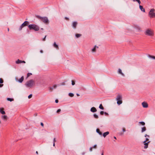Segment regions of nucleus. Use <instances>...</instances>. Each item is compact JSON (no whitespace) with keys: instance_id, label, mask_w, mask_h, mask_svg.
<instances>
[{"instance_id":"6e6d98bb","label":"nucleus","mask_w":155,"mask_h":155,"mask_svg":"<svg viewBox=\"0 0 155 155\" xmlns=\"http://www.w3.org/2000/svg\"><path fill=\"white\" fill-rule=\"evenodd\" d=\"M36 153L37 154H38V152L37 151H36Z\"/></svg>"},{"instance_id":"412c9836","label":"nucleus","mask_w":155,"mask_h":155,"mask_svg":"<svg viewBox=\"0 0 155 155\" xmlns=\"http://www.w3.org/2000/svg\"><path fill=\"white\" fill-rule=\"evenodd\" d=\"M96 132H97V133H98L99 135H101L102 134V133L100 131V130L99 129L97 128L96 129Z\"/></svg>"},{"instance_id":"c03bdc74","label":"nucleus","mask_w":155,"mask_h":155,"mask_svg":"<svg viewBox=\"0 0 155 155\" xmlns=\"http://www.w3.org/2000/svg\"><path fill=\"white\" fill-rule=\"evenodd\" d=\"M122 130L123 132H125L126 131V130L125 128H123L122 129Z\"/></svg>"},{"instance_id":"bf43d9fd","label":"nucleus","mask_w":155,"mask_h":155,"mask_svg":"<svg viewBox=\"0 0 155 155\" xmlns=\"http://www.w3.org/2000/svg\"><path fill=\"white\" fill-rule=\"evenodd\" d=\"M84 154H85V153H82V154H83V155H84Z\"/></svg>"},{"instance_id":"09e8293b","label":"nucleus","mask_w":155,"mask_h":155,"mask_svg":"<svg viewBox=\"0 0 155 155\" xmlns=\"http://www.w3.org/2000/svg\"><path fill=\"white\" fill-rule=\"evenodd\" d=\"M41 126H42V127H43L44 126V124H43L42 123H41Z\"/></svg>"},{"instance_id":"20e7f679","label":"nucleus","mask_w":155,"mask_h":155,"mask_svg":"<svg viewBox=\"0 0 155 155\" xmlns=\"http://www.w3.org/2000/svg\"><path fill=\"white\" fill-rule=\"evenodd\" d=\"M30 30H34L35 31H38L39 29V27L35 24H31L28 26Z\"/></svg>"},{"instance_id":"4468645a","label":"nucleus","mask_w":155,"mask_h":155,"mask_svg":"<svg viewBox=\"0 0 155 155\" xmlns=\"http://www.w3.org/2000/svg\"><path fill=\"white\" fill-rule=\"evenodd\" d=\"M1 118H2V119L3 120L5 121L7 120V118H8L7 116L5 115H2L1 116Z\"/></svg>"},{"instance_id":"f8f14e48","label":"nucleus","mask_w":155,"mask_h":155,"mask_svg":"<svg viewBox=\"0 0 155 155\" xmlns=\"http://www.w3.org/2000/svg\"><path fill=\"white\" fill-rule=\"evenodd\" d=\"M53 46L57 50H58L59 48L58 46L57 45L55 42H54L53 45Z\"/></svg>"},{"instance_id":"8fccbe9b","label":"nucleus","mask_w":155,"mask_h":155,"mask_svg":"<svg viewBox=\"0 0 155 155\" xmlns=\"http://www.w3.org/2000/svg\"><path fill=\"white\" fill-rule=\"evenodd\" d=\"M3 85V84H0V87H2Z\"/></svg>"},{"instance_id":"39448f33","label":"nucleus","mask_w":155,"mask_h":155,"mask_svg":"<svg viewBox=\"0 0 155 155\" xmlns=\"http://www.w3.org/2000/svg\"><path fill=\"white\" fill-rule=\"evenodd\" d=\"M155 10L154 8L151 9L148 13V16L150 18H155Z\"/></svg>"},{"instance_id":"13d9d810","label":"nucleus","mask_w":155,"mask_h":155,"mask_svg":"<svg viewBox=\"0 0 155 155\" xmlns=\"http://www.w3.org/2000/svg\"><path fill=\"white\" fill-rule=\"evenodd\" d=\"M114 138L115 139H116V137H114Z\"/></svg>"},{"instance_id":"2f4dec72","label":"nucleus","mask_w":155,"mask_h":155,"mask_svg":"<svg viewBox=\"0 0 155 155\" xmlns=\"http://www.w3.org/2000/svg\"><path fill=\"white\" fill-rule=\"evenodd\" d=\"M49 90L50 91H52L54 89V88L52 87H49Z\"/></svg>"},{"instance_id":"b1692460","label":"nucleus","mask_w":155,"mask_h":155,"mask_svg":"<svg viewBox=\"0 0 155 155\" xmlns=\"http://www.w3.org/2000/svg\"><path fill=\"white\" fill-rule=\"evenodd\" d=\"M81 34H76L75 36L77 38H78L81 36Z\"/></svg>"},{"instance_id":"1a4fd4ad","label":"nucleus","mask_w":155,"mask_h":155,"mask_svg":"<svg viewBox=\"0 0 155 155\" xmlns=\"http://www.w3.org/2000/svg\"><path fill=\"white\" fill-rule=\"evenodd\" d=\"M98 47L97 45H95L92 48L91 50V52L92 53H95L97 49L98 48Z\"/></svg>"},{"instance_id":"bb28decb","label":"nucleus","mask_w":155,"mask_h":155,"mask_svg":"<svg viewBox=\"0 0 155 155\" xmlns=\"http://www.w3.org/2000/svg\"><path fill=\"white\" fill-rule=\"evenodd\" d=\"M99 108L101 109L104 110V108L103 107L102 104H101L100 105V106H99Z\"/></svg>"},{"instance_id":"f03ea898","label":"nucleus","mask_w":155,"mask_h":155,"mask_svg":"<svg viewBox=\"0 0 155 155\" xmlns=\"http://www.w3.org/2000/svg\"><path fill=\"white\" fill-rule=\"evenodd\" d=\"M35 84V82L33 80L31 79L27 81L25 85L27 87L32 88Z\"/></svg>"},{"instance_id":"9d476101","label":"nucleus","mask_w":155,"mask_h":155,"mask_svg":"<svg viewBox=\"0 0 155 155\" xmlns=\"http://www.w3.org/2000/svg\"><path fill=\"white\" fill-rule=\"evenodd\" d=\"M24 79V78L23 76H22L21 77V78L19 79H18L17 78H15V80L16 81L18 82H19L20 83H21L23 81Z\"/></svg>"},{"instance_id":"58836bf2","label":"nucleus","mask_w":155,"mask_h":155,"mask_svg":"<svg viewBox=\"0 0 155 155\" xmlns=\"http://www.w3.org/2000/svg\"><path fill=\"white\" fill-rule=\"evenodd\" d=\"M104 112L103 111H101L100 112V114L101 115H102L104 114Z\"/></svg>"},{"instance_id":"f3484780","label":"nucleus","mask_w":155,"mask_h":155,"mask_svg":"<svg viewBox=\"0 0 155 155\" xmlns=\"http://www.w3.org/2000/svg\"><path fill=\"white\" fill-rule=\"evenodd\" d=\"M150 142V141H148L147 142H143L144 145H145L144 147V148L145 149H146L148 147V143Z\"/></svg>"},{"instance_id":"2eb2a0df","label":"nucleus","mask_w":155,"mask_h":155,"mask_svg":"<svg viewBox=\"0 0 155 155\" xmlns=\"http://www.w3.org/2000/svg\"><path fill=\"white\" fill-rule=\"evenodd\" d=\"M90 110L93 113L96 112L97 111L96 109L94 107L91 108Z\"/></svg>"},{"instance_id":"c9c22d12","label":"nucleus","mask_w":155,"mask_h":155,"mask_svg":"<svg viewBox=\"0 0 155 155\" xmlns=\"http://www.w3.org/2000/svg\"><path fill=\"white\" fill-rule=\"evenodd\" d=\"M52 87L54 88V89H55L57 87V85H54L52 86Z\"/></svg>"},{"instance_id":"0e129e2a","label":"nucleus","mask_w":155,"mask_h":155,"mask_svg":"<svg viewBox=\"0 0 155 155\" xmlns=\"http://www.w3.org/2000/svg\"><path fill=\"white\" fill-rule=\"evenodd\" d=\"M1 120H0V124H1Z\"/></svg>"},{"instance_id":"393cba45","label":"nucleus","mask_w":155,"mask_h":155,"mask_svg":"<svg viewBox=\"0 0 155 155\" xmlns=\"http://www.w3.org/2000/svg\"><path fill=\"white\" fill-rule=\"evenodd\" d=\"M148 57L150 58H151L155 59V56H154L149 55L148 56Z\"/></svg>"},{"instance_id":"6e6552de","label":"nucleus","mask_w":155,"mask_h":155,"mask_svg":"<svg viewBox=\"0 0 155 155\" xmlns=\"http://www.w3.org/2000/svg\"><path fill=\"white\" fill-rule=\"evenodd\" d=\"M134 28L138 32H140L142 31L141 28L138 25H134Z\"/></svg>"},{"instance_id":"ea45409f","label":"nucleus","mask_w":155,"mask_h":155,"mask_svg":"<svg viewBox=\"0 0 155 155\" xmlns=\"http://www.w3.org/2000/svg\"><path fill=\"white\" fill-rule=\"evenodd\" d=\"M46 36L45 35V37H44V38H43L42 40L43 41H45V38H46Z\"/></svg>"},{"instance_id":"680f3d73","label":"nucleus","mask_w":155,"mask_h":155,"mask_svg":"<svg viewBox=\"0 0 155 155\" xmlns=\"http://www.w3.org/2000/svg\"><path fill=\"white\" fill-rule=\"evenodd\" d=\"M101 155H104L103 153H102L101 154Z\"/></svg>"},{"instance_id":"a18cd8bd","label":"nucleus","mask_w":155,"mask_h":155,"mask_svg":"<svg viewBox=\"0 0 155 155\" xmlns=\"http://www.w3.org/2000/svg\"><path fill=\"white\" fill-rule=\"evenodd\" d=\"M55 141H56V139H55V138H54V139H53V142H54L53 143H55Z\"/></svg>"},{"instance_id":"e2e57ef3","label":"nucleus","mask_w":155,"mask_h":155,"mask_svg":"<svg viewBox=\"0 0 155 155\" xmlns=\"http://www.w3.org/2000/svg\"><path fill=\"white\" fill-rule=\"evenodd\" d=\"M8 31H9V29L8 28Z\"/></svg>"},{"instance_id":"dca6fc26","label":"nucleus","mask_w":155,"mask_h":155,"mask_svg":"<svg viewBox=\"0 0 155 155\" xmlns=\"http://www.w3.org/2000/svg\"><path fill=\"white\" fill-rule=\"evenodd\" d=\"M77 24V23L76 21H74L73 22L72 24V26L74 28H76Z\"/></svg>"},{"instance_id":"ddd939ff","label":"nucleus","mask_w":155,"mask_h":155,"mask_svg":"<svg viewBox=\"0 0 155 155\" xmlns=\"http://www.w3.org/2000/svg\"><path fill=\"white\" fill-rule=\"evenodd\" d=\"M16 63L17 64H19L22 63H25V62L24 61H21L19 60V59H18L17 61H16Z\"/></svg>"},{"instance_id":"6ab92c4d","label":"nucleus","mask_w":155,"mask_h":155,"mask_svg":"<svg viewBox=\"0 0 155 155\" xmlns=\"http://www.w3.org/2000/svg\"><path fill=\"white\" fill-rule=\"evenodd\" d=\"M139 8L143 12H145V9L144 8H143V7L142 6L140 5H139Z\"/></svg>"},{"instance_id":"4c0bfd02","label":"nucleus","mask_w":155,"mask_h":155,"mask_svg":"<svg viewBox=\"0 0 155 155\" xmlns=\"http://www.w3.org/2000/svg\"><path fill=\"white\" fill-rule=\"evenodd\" d=\"M148 140H149L148 138H146L145 140L143 142H147L148 141Z\"/></svg>"},{"instance_id":"a19ab883","label":"nucleus","mask_w":155,"mask_h":155,"mask_svg":"<svg viewBox=\"0 0 155 155\" xmlns=\"http://www.w3.org/2000/svg\"><path fill=\"white\" fill-rule=\"evenodd\" d=\"M93 147H91L90 148L89 150L90 151H91L92 150Z\"/></svg>"},{"instance_id":"3c124183","label":"nucleus","mask_w":155,"mask_h":155,"mask_svg":"<svg viewBox=\"0 0 155 155\" xmlns=\"http://www.w3.org/2000/svg\"><path fill=\"white\" fill-rule=\"evenodd\" d=\"M104 113L106 115H108V114L107 112H105Z\"/></svg>"},{"instance_id":"473e14b6","label":"nucleus","mask_w":155,"mask_h":155,"mask_svg":"<svg viewBox=\"0 0 155 155\" xmlns=\"http://www.w3.org/2000/svg\"><path fill=\"white\" fill-rule=\"evenodd\" d=\"M32 75L31 73H28L27 74V78L30 75Z\"/></svg>"},{"instance_id":"7ed1b4c3","label":"nucleus","mask_w":155,"mask_h":155,"mask_svg":"<svg viewBox=\"0 0 155 155\" xmlns=\"http://www.w3.org/2000/svg\"><path fill=\"white\" fill-rule=\"evenodd\" d=\"M36 17L40 19L45 24H48L49 21L47 17H42L39 15H37Z\"/></svg>"},{"instance_id":"c85d7f7f","label":"nucleus","mask_w":155,"mask_h":155,"mask_svg":"<svg viewBox=\"0 0 155 155\" xmlns=\"http://www.w3.org/2000/svg\"><path fill=\"white\" fill-rule=\"evenodd\" d=\"M7 100L8 101H12L14 100L13 99L11 98H7Z\"/></svg>"},{"instance_id":"864d4df0","label":"nucleus","mask_w":155,"mask_h":155,"mask_svg":"<svg viewBox=\"0 0 155 155\" xmlns=\"http://www.w3.org/2000/svg\"><path fill=\"white\" fill-rule=\"evenodd\" d=\"M43 51H42V50H41V51H40V52H41V53H43Z\"/></svg>"},{"instance_id":"0eeeda50","label":"nucleus","mask_w":155,"mask_h":155,"mask_svg":"<svg viewBox=\"0 0 155 155\" xmlns=\"http://www.w3.org/2000/svg\"><path fill=\"white\" fill-rule=\"evenodd\" d=\"M28 21H25L22 24H21V25L19 28L18 29L19 31H21L24 27L27 25L28 24Z\"/></svg>"},{"instance_id":"c756f323","label":"nucleus","mask_w":155,"mask_h":155,"mask_svg":"<svg viewBox=\"0 0 155 155\" xmlns=\"http://www.w3.org/2000/svg\"><path fill=\"white\" fill-rule=\"evenodd\" d=\"M93 116H94V117L96 118L97 119V118H98V116L96 114H94L93 115Z\"/></svg>"},{"instance_id":"7c9ffc66","label":"nucleus","mask_w":155,"mask_h":155,"mask_svg":"<svg viewBox=\"0 0 155 155\" xmlns=\"http://www.w3.org/2000/svg\"><path fill=\"white\" fill-rule=\"evenodd\" d=\"M139 124H141L142 125H145V123L144 122H143V121L140 122H139Z\"/></svg>"},{"instance_id":"cd10ccee","label":"nucleus","mask_w":155,"mask_h":155,"mask_svg":"<svg viewBox=\"0 0 155 155\" xmlns=\"http://www.w3.org/2000/svg\"><path fill=\"white\" fill-rule=\"evenodd\" d=\"M69 96L71 97H73L74 96V94L72 93H69L68 94Z\"/></svg>"},{"instance_id":"4be33fe9","label":"nucleus","mask_w":155,"mask_h":155,"mask_svg":"<svg viewBox=\"0 0 155 155\" xmlns=\"http://www.w3.org/2000/svg\"><path fill=\"white\" fill-rule=\"evenodd\" d=\"M0 112L2 114H5V112L3 110V109L0 108Z\"/></svg>"},{"instance_id":"e433bc0d","label":"nucleus","mask_w":155,"mask_h":155,"mask_svg":"<svg viewBox=\"0 0 155 155\" xmlns=\"http://www.w3.org/2000/svg\"><path fill=\"white\" fill-rule=\"evenodd\" d=\"M32 95L31 94H30L28 96V98L30 99L32 97Z\"/></svg>"},{"instance_id":"052dcab7","label":"nucleus","mask_w":155,"mask_h":155,"mask_svg":"<svg viewBox=\"0 0 155 155\" xmlns=\"http://www.w3.org/2000/svg\"><path fill=\"white\" fill-rule=\"evenodd\" d=\"M66 18V19H68V18H67V17H66V18Z\"/></svg>"},{"instance_id":"37998d69","label":"nucleus","mask_w":155,"mask_h":155,"mask_svg":"<svg viewBox=\"0 0 155 155\" xmlns=\"http://www.w3.org/2000/svg\"><path fill=\"white\" fill-rule=\"evenodd\" d=\"M61 111V110L60 109H58V110H57V113H58L59 112H60V111Z\"/></svg>"},{"instance_id":"423d86ee","label":"nucleus","mask_w":155,"mask_h":155,"mask_svg":"<svg viewBox=\"0 0 155 155\" xmlns=\"http://www.w3.org/2000/svg\"><path fill=\"white\" fill-rule=\"evenodd\" d=\"M122 96L120 95H118L116 98V100L117 101V103L118 105L121 104L122 103Z\"/></svg>"},{"instance_id":"72a5a7b5","label":"nucleus","mask_w":155,"mask_h":155,"mask_svg":"<svg viewBox=\"0 0 155 155\" xmlns=\"http://www.w3.org/2000/svg\"><path fill=\"white\" fill-rule=\"evenodd\" d=\"M71 82H72L71 84L72 85H74L75 84V83L74 81L72 80L71 81Z\"/></svg>"},{"instance_id":"f704fd0d","label":"nucleus","mask_w":155,"mask_h":155,"mask_svg":"<svg viewBox=\"0 0 155 155\" xmlns=\"http://www.w3.org/2000/svg\"><path fill=\"white\" fill-rule=\"evenodd\" d=\"M3 80L2 79H1V78H0V83L1 84H2L3 83Z\"/></svg>"},{"instance_id":"4d7b16f0","label":"nucleus","mask_w":155,"mask_h":155,"mask_svg":"<svg viewBox=\"0 0 155 155\" xmlns=\"http://www.w3.org/2000/svg\"><path fill=\"white\" fill-rule=\"evenodd\" d=\"M77 96H79V94H77Z\"/></svg>"},{"instance_id":"aec40b11","label":"nucleus","mask_w":155,"mask_h":155,"mask_svg":"<svg viewBox=\"0 0 155 155\" xmlns=\"http://www.w3.org/2000/svg\"><path fill=\"white\" fill-rule=\"evenodd\" d=\"M109 132L108 131L105 132L103 134V136L104 137H105L107 135L109 134Z\"/></svg>"},{"instance_id":"a211bd4d","label":"nucleus","mask_w":155,"mask_h":155,"mask_svg":"<svg viewBox=\"0 0 155 155\" xmlns=\"http://www.w3.org/2000/svg\"><path fill=\"white\" fill-rule=\"evenodd\" d=\"M118 73L121 74L122 76H124V74L122 72V70L121 69H119L118 70Z\"/></svg>"},{"instance_id":"5fc2aeb1","label":"nucleus","mask_w":155,"mask_h":155,"mask_svg":"<svg viewBox=\"0 0 155 155\" xmlns=\"http://www.w3.org/2000/svg\"><path fill=\"white\" fill-rule=\"evenodd\" d=\"M53 146H55V143H53Z\"/></svg>"},{"instance_id":"f257e3e1","label":"nucleus","mask_w":155,"mask_h":155,"mask_svg":"<svg viewBox=\"0 0 155 155\" xmlns=\"http://www.w3.org/2000/svg\"><path fill=\"white\" fill-rule=\"evenodd\" d=\"M144 34L149 36H153L154 35V31L150 28H147L144 31Z\"/></svg>"},{"instance_id":"de8ad7c7","label":"nucleus","mask_w":155,"mask_h":155,"mask_svg":"<svg viewBox=\"0 0 155 155\" xmlns=\"http://www.w3.org/2000/svg\"><path fill=\"white\" fill-rule=\"evenodd\" d=\"M55 102L56 103H58V100H56L55 101Z\"/></svg>"},{"instance_id":"a878e982","label":"nucleus","mask_w":155,"mask_h":155,"mask_svg":"<svg viewBox=\"0 0 155 155\" xmlns=\"http://www.w3.org/2000/svg\"><path fill=\"white\" fill-rule=\"evenodd\" d=\"M133 1L134 2H137L139 5H140L141 3V2L140 0H133Z\"/></svg>"},{"instance_id":"79ce46f5","label":"nucleus","mask_w":155,"mask_h":155,"mask_svg":"<svg viewBox=\"0 0 155 155\" xmlns=\"http://www.w3.org/2000/svg\"><path fill=\"white\" fill-rule=\"evenodd\" d=\"M119 134L120 135H122L123 134H124L122 132H120L119 133Z\"/></svg>"},{"instance_id":"5701e85b","label":"nucleus","mask_w":155,"mask_h":155,"mask_svg":"<svg viewBox=\"0 0 155 155\" xmlns=\"http://www.w3.org/2000/svg\"><path fill=\"white\" fill-rule=\"evenodd\" d=\"M142 130H141V132L142 133L144 132L145 131H146V128L145 127H142Z\"/></svg>"},{"instance_id":"603ef678","label":"nucleus","mask_w":155,"mask_h":155,"mask_svg":"<svg viewBox=\"0 0 155 155\" xmlns=\"http://www.w3.org/2000/svg\"><path fill=\"white\" fill-rule=\"evenodd\" d=\"M147 136H148V137H149V136L148 135H147V134H145V137H146Z\"/></svg>"},{"instance_id":"9b49d317","label":"nucleus","mask_w":155,"mask_h":155,"mask_svg":"<svg viewBox=\"0 0 155 155\" xmlns=\"http://www.w3.org/2000/svg\"><path fill=\"white\" fill-rule=\"evenodd\" d=\"M143 107L144 108H147L148 107V104L146 102H143L142 103Z\"/></svg>"},{"instance_id":"49530a36","label":"nucleus","mask_w":155,"mask_h":155,"mask_svg":"<svg viewBox=\"0 0 155 155\" xmlns=\"http://www.w3.org/2000/svg\"><path fill=\"white\" fill-rule=\"evenodd\" d=\"M96 147H97V145H95L93 146V147L94 148H96Z\"/></svg>"}]
</instances>
